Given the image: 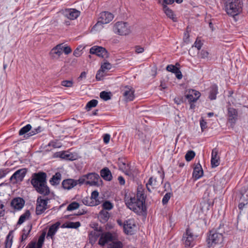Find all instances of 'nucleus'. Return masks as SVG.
<instances>
[{"instance_id":"1","label":"nucleus","mask_w":248,"mask_h":248,"mask_svg":"<svg viewBox=\"0 0 248 248\" xmlns=\"http://www.w3.org/2000/svg\"><path fill=\"white\" fill-rule=\"evenodd\" d=\"M146 197L141 188H138L136 197L130 198L126 203L127 206L137 215H142L146 212L145 205Z\"/></svg>"},{"instance_id":"2","label":"nucleus","mask_w":248,"mask_h":248,"mask_svg":"<svg viewBox=\"0 0 248 248\" xmlns=\"http://www.w3.org/2000/svg\"><path fill=\"white\" fill-rule=\"evenodd\" d=\"M31 183L36 191L45 196L50 193L49 187L46 185V174L43 171L32 174Z\"/></svg>"},{"instance_id":"3","label":"nucleus","mask_w":248,"mask_h":248,"mask_svg":"<svg viewBox=\"0 0 248 248\" xmlns=\"http://www.w3.org/2000/svg\"><path fill=\"white\" fill-rule=\"evenodd\" d=\"M225 11L228 15L234 16L242 11L243 3L241 0H224Z\"/></svg>"},{"instance_id":"4","label":"nucleus","mask_w":248,"mask_h":248,"mask_svg":"<svg viewBox=\"0 0 248 248\" xmlns=\"http://www.w3.org/2000/svg\"><path fill=\"white\" fill-rule=\"evenodd\" d=\"M207 241L209 248L216 245L221 244L223 241V235L217 230L213 229L209 232Z\"/></svg>"},{"instance_id":"5","label":"nucleus","mask_w":248,"mask_h":248,"mask_svg":"<svg viewBox=\"0 0 248 248\" xmlns=\"http://www.w3.org/2000/svg\"><path fill=\"white\" fill-rule=\"evenodd\" d=\"M50 199L46 197L45 196H38L36 200V206L35 213L37 215L43 214L46 210L49 208L50 206L48 205V202Z\"/></svg>"},{"instance_id":"6","label":"nucleus","mask_w":248,"mask_h":248,"mask_svg":"<svg viewBox=\"0 0 248 248\" xmlns=\"http://www.w3.org/2000/svg\"><path fill=\"white\" fill-rule=\"evenodd\" d=\"M113 31L120 35H126L131 32V27L127 22H117L114 25Z\"/></svg>"},{"instance_id":"7","label":"nucleus","mask_w":248,"mask_h":248,"mask_svg":"<svg viewBox=\"0 0 248 248\" xmlns=\"http://www.w3.org/2000/svg\"><path fill=\"white\" fill-rule=\"evenodd\" d=\"M157 2L161 4L163 6V9L164 13L166 14L167 16L170 18L173 21L175 22L177 21V19L174 16L173 11L168 7V4H172L174 0H156Z\"/></svg>"},{"instance_id":"8","label":"nucleus","mask_w":248,"mask_h":248,"mask_svg":"<svg viewBox=\"0 0 248 248\" xmlns=\"http://www.w3.org/2000/svg\"><path fill=\"white\" fill-rule=\"evenodd\" d=\"M27 172V169L26 168L18 170L10 177V182L13 184L22 182Z\"/></svg>"},{"instance_id":"9","label":"nucleus","mask_w":248,"mask_h":248,"mask_svg":"<svg viewBox=\"0 0 248 248\" xmlns=\"http://www.w3.org/2000/svg\"><path fill=\"white\" fill-rule=\"evenodd\" d=\"M114 16L112 14L108 12H103L100 14L98 21L94 25V27L100 24H105L110 22L113 19Z\"/></svg>"},{"instance_id":"10","label":"nucleus","mask_w":248,"mask_h":248,"mask_svg":"<svg viewBox=\"0 0 248 248\" xmlns=\"http://www.w3.org/2000/svg\"><path fill=\"white\" fill-rule=\"evenodd\" d=\"M86 176L87 180L86 182V185L98 186L99 180L102 182L99 175L95 172L89 173Z\"/></svg>"},{"instance_id":"11","label":"nucleus","mask_w":248,"mask_h":248,"mask_svg":"<svg viewBox=\"0 0 248 248\" xmlns=\"http://www.w3.org/2000/svg\"><path fill=\"white\" fill-rule=\"evenodd\" d=\"M90 53L103 58H107L109 56L108 52L102 46H94L92 47L90 49Z\"/></svg>"},{"instance_id":"12","label":"nucleus","mask_w":248,"mask_h":248,"mask_svg":"<svg viewBox=\"0 0 248 248\" xmlns=\"http://www.w3.org/2000/svg\"><path fill=\"white\" fill-rule=\"evenodd\" d=\"M116 240V237L113 235L111 233L109 232L102 233L100 235L98 244L101 246H104L105 244L109 242L111 243Z\"/></svg>"},{"instance_id":"13","label":"nucleus","mask_w":248,"mask_h":248,"mask_svg":"<svg viewBox=\"0 0 248 248\" xmlns=\"http://www.w3.org/2000/svg\"><path fill=\"white\" fill-rule=\"evenodd\" d=\"M163 178L161 180H157L156 178L151 177L146 184V187L149 192H152V190L157 188L162 183Z\"/></svg>"},{"instance_id":"14","label":"nucleus","mask_w":248,"mask_h":248,"mask_svg":"<svg viewBox=\"0 0 248 248\" xmlns=\"http://www.w3.org/2000/svg\"><path fill=\"white\" fill-rule=\"evenodd\" d=\"M228 122L231 125H233L238 119L237 110L233 108H228Z\"/></svg>"},{"instance_id":"15","label":"nucleus","mask_w":248,"mask_h":248,"mask_svg":"<svg viewBox=\"0 0 248 248\" xmlns=\"http://www.w3.org/2000/svg\"><path fill=\"white\" fill-rule=\"evenodd\" d=\"M25 201L22 198L16 197L14 198L11 202V206L15 210H20L24 206Z\"/></svg>"},{"instance_id":"16","label":"nucleus","mask_w":248,"mask_h":248,"mask_svg":"<svg viewBox=\"0 0 248 248\" xmlns=\"http://www.w3.org/2000/svg\"><path fill=\"white\" fill-rule=\"evenodd\" d=\"M62 13L64 16L70 20L76 19L80 15V12L75 9H65Z\"/></svg>"},{"instance_id":"17","label":"nucleus","mask_w":248,"mask_h":248,"mask_svg":"<svg viewBox=\"0 0 248 248\" xmlns=\"http://www.w3.org/2000/svg\"><path fill=\"white\" fill-rule=\"evenodd\" d=\"M182 240L186 247H190L193 245V235L188 229H186V233L184 234Z\"/></svg>"},{"instance_id":"18","label":"nucleus","mask_w":248,"mask_h":248,"mask_svg":"<svg viewBox=\"0 0 248 248\" xmlns=\"http://www.w3.org/2000/svg\"><path fill=\"white\" fill-rule=\"evenodd\" d=\"M211 163L213 168L216 167L219 165V157L218 156V150L217 148L212 150Z\"/></svg>"},{"instance_id":"19","label":"nucleus","mask_w":248,"mask_h":248,"mask_svg":"<svg viewBox=\"0 0 248 248\" xmlns=\"http://www.w3.org/2000/svg\"><path fill=\"white\" fill-rule=\"evenodd\" d=\"M62 54V44L57 45L53 47L50 51L49 54L53 59H58Z\"/></svg>"},{"instance_id":"20","label":"nucleus","mask_w":248,"mask_h":248,"mask_svg":"<svg viewBox=\"0 0 248 248\" xmlns=\"http://www.w3.org/2000/svg\"><path fill=\"white\" fill-rule=\"evenodd\" d=\"M135 225L134 221L131 219L126 220L124 223V232L127 234H132L133 233L132 229Z\"/></svg>"},{"instance_id":"21","label":"nucleus","mask_w":248,"mask_h":248,"mask_svg":"<svg viewBox=\"0 0 248 248\" xmlns=\"http://www.w3.org/2000/svg\"><path fill=\"white\" fill-rule=\"evenodd\" d=\"M62 184L64 189L69 190L77 185V181L73 179H67L64 180Z\"/></svg>"},{"instance_id":"22","label":"nucleus","mask_w":248,"mask_h":248,"mask_svg":"<svg viewBox=\"0 0 248 248\" xmlns=\"http://www.w3.org/2000/svg\"><path fill=\"white\" fill-rule=\"evenodd\" d=\"M125 88L126 89L124 90L123 93V95L125 101L129 102L133 101L135 98L134 94V91L132 89V88L127 87H125Z\"/></svg>"},{"instance_id":"23","label":"nucleus","mask_w":248,"mask_h":248,"mask_svg":"<svg viewBox=\"0 0 248 248\" xmlns=\"http://www.w3.org/2000/svg\"><path fill=\"white\" fill-rule=\"evenodd\" d=\"M100 175L106 181H110L112 179L111 172L107 167L104 168L100 170Z\"/></svg>"},{"instance_id":"24","label":"nucleus","mask_w":248,"mask_h":248,"mask_svg":"<svg viewBox=\"0 0 248 248\" xmlns=\"http://www.w3.org/2000/svg\"><path fill=\"white\" fill-rule=\"evenodd\" d=\"M32 229L31 223H28L22 230V233L21 237V242L25 241L28 237Z\"/></svg>"},{"instance_id":"25","label":"nucleus","mask_w":248,"mask_h":248,"mask_svg":"<svg viewBox=\"0 0 248 248\" xmlns=\"http://www.w3.org/2000/svg\"><path fill=\"white\" fill-rule=\"evenodd\" d=\"M203 171L201 165L198 164L194 168L193 172V176L196 179H198L202 176Z\"/></svg>"},{"instance_id":"26","label":"nucleus","mask_w":248,"mask_h":248,"mask_svg":"<svg viewBox=\"0 0 248 248\" xmlns=\"http://www.w3.org/2000/svg\"><path fill=\"white\" fill-rule=\"evenodd\" d=\"M101 231L97 229L91 231L89 233V238L91 243H94L101 235Z\"/></svg>"},{"instance_id":"27","label":"nucleus","mask_w":248,"mask_h":248,"mask_svg":"<svg viewBox=\"0 0 248 248\" xmlns=\"http://www.w3.org/2000/svg\"><path fill=\"white\" fill-rule=\"evenodd\" d=\"M60 224H61L59 222H57L55 224L52 225L48 229V231L47 234V237L50 236L51 238H52V237L57 232Z\"/></svg>"},{"instance_id":"28","label":"nucleus","mask_w":248,"mask_h":248,"mask_svg":"<svg viewBox=\"0 0 248 248\" xmlns=\"http://www.w3.org/2000/svg\"><path fill=\"white\" fill-rule=\"evenodd\" d=\"M109 217L110 215L109 213L107 211L104 210H101L98 215V218L103 223H105L107 222Z\"/></svg>"},{"instance_id":"29","label":"nucleus","mask_w":248,"mask_h":248,"mask_svg":"<svg viewBox=\"0 0 248 248\" xmlns=\"http://www.w3.org/2000/svg\"><path fill=\"white\" fill-rule=\"evenodd\" d=\"M218 93L217 86L216 84L212 85L210 88L209 98L210 100H215L216 99L217 94Z\"/></svg>"},{"instance_id":"30","label":"nucleus","mask_w":248,"mask_h":248,"mask_svg":"<svg viewBox=\"0 0 248 248\" xmlns=\"http://www.w3.org/2000/svg\"><path fill=\"white\" fill-rule=\"evenodd\" d=\"M62 179V175L60 172H57L50 179L49 182L53 186H56L60 184Z\"/></svg>"},{"instance_id":"31","label":"nucleus","mask_w":248,"mask_h":248,"mask_svg":"<svg viewBox=\"0 0 248 248\" xmlns=\"http://www.w3.org/2000/svg\"><path fill=\"white\" fill-rule=\"evenodd\" d=\"M13 232L14 231H10L7 235L6 240L5 241V248H11L12 243H13Z\"/></svg>"},{"instance_id":"32","label":"nucleus","mask_w":248,"mask_h":248,"mask_svg":"<svg viewBox=\"0 0 248 248\" xmlns=\"http://www.w3.org/2000/svg\"><path fill=\"white\" fill-rule=\"evenodd\" d=\"M80 226V223L79 222H66L62 226V227L67 228H72V229H77Z\"/></svg>"},{"instance_id":"33","label":"nucleus","mask_w":248,"mask_h":248,"mask_svg":"<svg viewBox=\"0 0 248 248\" xmlns=\"http://www.w3.org/2000/svg\"><path fill=\"white\" fill-rule=\"evenodd\" d=\"M31 125L30 124H28L20 129V130L19 131V135H25L24 136V138H28V135L27 134L29 133L28 132L31 130Z\"/></svg>"},{"instance_id":"34","label":"nucleus","mask_w":248,"mask_h":248,"mask_svg":"<svg viewBox=\"0 0 248 248\" xmlns=\"http://www.w3.org/2000/svg\"><path fill=\"white\" fill-rule=\"evenodd\" d=\"M31 215L29 210H26L20 217L17 223V225L22 224L27 219H28Z\"/></svg>"},{"instance_id":"35","label":"nucleus","mask_w":248,"mask_h":248,"mask_svg":"<svg viewBox=\"0 0 248 248\" xmlns=\"http://www.w3.org/2000/svg\"><path fill=\"white\" fill-rule=\"evenodd\" d=\"M82 202L84 204L91 206H95L99 204V202H94V201H92L91 199L88 197H86L83 199L82 200Z\"/></svg>"},{"instance_id":"36","label":"nucleus","mask_w":248,"mask_h":248,"mask_svg":"<svg viewBox=\"0 0 248 248\" xmlns=\"http://www.w3.org/2000/svg\"><path fill=\"white\" fill-rule=\"evenodd\" d=\"M98 104V101L96 99H93L89 101L86 106V109L87 111H89L92 108L95 107Z\"/></svg>"},{"instance_id":"37","label":"nucleus","mask_w":248,"mask_h":248,"mask_svg":"<svg viewBox=\"0 0 248 248\" xmlns=\"http://www.w3.org/2000/svg\"><path fill=\"white\" fill-rule=\"evenodd\" d=\"M111 93L110 92L102 91L100 93V97L105 101H108L111 99Z\"/></svg>"},{"instance_id":"38","label":"nucleus","mask_w":248,"mask_h":248,"mask_svg":"<svg viewBox=\"0 0 248 248\" xmlns=\"http://www.w3.org/2000/svg\"><path fill=\"white\" fill-rule=\"evenodd\" d=\"M123 244L120 241H113L109 244L108 248H122Z\"/></svg>"},{"instance_id":"39","label":"nucleus","mask_w":248,"mask_h":248,"mask_svg":"<svg viewBox=\"0 0 248 248\" xmlns=\"http://www.w3.org/2000/svg\"><path fill=\"white\" fill-rule=\"evenodd\" d=\"M124 172L128 176H133L134 175L133 169L129 164H126L125 170H124Z\"/></svg>"},{"instance_id":"40","label":"nucleus","mask_w":248,"mask_h":248,"mask_svg":"<svg viewBox=\"0 0 248 248\" xmlns=\"http://www.w3.org/2000/svg\"><path fill=\"white\" fill-rule=\"evenodd\" d=\"M46 233L43 232L39 237L37 244L36 248H42L45 237Z\"/></svg>"},{"instance_id":"41","label":"nucleus","mask_w":248,"mask_h":248,"mask_svg":"<svg viewBox=\"0 0 248 248\" xmlns=\"http://www.w3.org/2000/svg\"><path fill=\"white\" fill-rule=\"evenodd\" d=\"M102 210H110L113 207V204L109 201H105L102 204Z\"/></svg>"},{"instance_id":"42","label":"nucleus","mask_w":248,"mask_h":248,"mask_svg":"<svg viewBox=\"0 0 248 248\" xmlns=\"http://www.w3.org/2000/svg\"><path fill=\"white\" fill-rule=\"evenodd\" d=\"M79 207V203L76 202H74L68 205L66 209L67 211H73L78 208Z\"/></svg>"},{"instance_id":"43","label":"nucleus","mask_w":248,"mask_h":248,"mask_svg":"<svg viewBox=\"0 0 248 248\" xmlns=\"http://www.w3.org/2000/svg\"><path fill=\"white\" fill-rule=\"evenodd\" d=\"M195 156V153L193 151H188L185 155V159L187 161H191Z\"/></svg>"},{"instance_id":"44","label":"nucleus","mask_w":248,"mask_h":248,"mask_svg":"<svg viewBox=\"0 0 248 248\" xmlns=\"http://www.w3.org/2000/svg\"><path fill=\"white\" fill-rule=\"evenodd\" d=\"M185 96L188 99L189 103L195 102L198 100L195 98L194 95L190 93V91H189L188 93L186 94Z\"/></svg>"},{"instance_id":"45","label":"nucleus","mask_w":248,"mask_h":248,"mask_svg":"<svg viewBox=\"0 0 248 248\" xmlns=\"http://www.w3.org/2000/svg\"><path fill=\"white\" fill-rule=\"evenodd\" d=\"M99 193L97 191L94 190L92 192L91 196L89 197L92 201H94V202H99L98 200H97L98 197Z\"/></svg>"},{"instance_id":"46","label":"nucleus","mask_w":248,"mask_h":248,"mask_svg":"<svg viewBox=\"0 0 248 248\" xmlns=\"http://www.w3.org/2000/svg\"><path fill=\"white\" fill-rule=\"evenodd\" d=\"M42 131V128L41 126H38L37 128H35L31 132H29L28 135V137H31V136L34 135L36 134L39 133Z\"/></svg>"},{"instance_id":"47","label":"nucleus","mask_w":248,"mask_h":248,"mask_svg":"<svg viewBox=\"0 0 248 248\" xmlns=\"http://www.w3.org/2000/svg\"><path fill=\"white\" fill-rule=\"evenodd\" d=\"M171 195V193L168 192L164 196L163 199H162V204L163 205H165L168 203V201L170 199Z\"/></svg>"},{"instance_id":"48","label":"nucleus","mask_w":248,"mask_h":248,"mask_svg":"<svg viewBox=\"0 0 248 248\" xmlns=\"http://www.w3.org/2000/svg\"><path fill=\"white\" fill-rule=\"evenodd\" d=\"M111 68V64L108 62H105L101 65V68L105 71L106 70H109Z\"/></svg>"},{"instance_id":"49","label":"nucleus","mask_w":248,"mask_h":248,"mask_svg":"<svg viewBox=\"0 0 248 248\" xmlns=\"http://www.w3.org/2000/svg\"><path fill=\"white\" fill-rule=\"evenodd\" d=\"M86 180H87V178H86V176L85 174V175H83L82 176H81L80 177H79V178L78 180H76V181H77V185L78 184L81 185L83 184H86V182L87 181Z\"/></svg>"},{"instance_id":"50","label":"nucleus","mask_w":248,"mask_h":248,"mask_svg":"<svg viewBox=\"0 0 248 248\" xmlns=\"http://www.w3.org/2000/svg\"><path fill=\"white\" fill-rule=\"evenodd\" d=\"M61 85L66 87H71L73 85L72 80H63L61 82Z\"/></svg>"},{"instance_id":"51","label":"nucleus","mask_w":248,"mask_h":248,"mask_svg":"<svg viewBox=\"0 0 248 248\" xmlns=\"http://www.w3.org/2000/svg\"><path fill=\"white\" fill-rule=\"evenodd\" d=\"M209 53L206 50H202L200 53V57L202 59H208Z\"/></svg>"},{"instance_id":"52","label":"nucleus","mask_w":248,"mask_h":248,"mask_svg":"<svg viewBox=\"0 0 248 248\" xmlns=\"http://www.w3.org/2000/svg\"><path fill=\"white\" fill-rule=\"evenodd\" d=\"M202 45L203 44L202 42V41L200 40H199L198 38H197L196 41L195 42L194 45L192 46V47L195 46L198 50H200L202 47Z\"/></svg>"},{"instance_id":"53","label":"nucleus","mask_w":248,"mask_h":248,"mask_svg":"<svg viewBox=\"0 0 248 248\" xmlns=\"http://www.w3.org/2000/svg\"><path fill=\"white\" fill-rule=\"evenodd\" d=\"M9 172V169H0V179L4 177Z\"/></svg>"},{"instance_id":"54","label":"nucleus","mask_w":248,"mask_h":248,"mask_svg":"<svg viewBox=\"0 0 248 248\" xmlns=\"http://www.w3.org/2000/svg\"><path fill=\"white\" fill-rule=\"evenodd\" d=\"M178 68L175 65H172V64H170V65H168L167 67H166V70L168 71H169V72H171L173 73H174V72L176 71V70L178 69Z\"/></svg>"},{"instance_id":"55","label":"nucleus","mask_w":248,"mask_h":248,"mask_svg":"<svg viewBox=\"0 0 248 248\" xmlns=\"http://www.w3.org/2000/svg\"><path fill=\"white\" fill-rule=\"evenodd\" d=\"M5 214V210L4 209V205L2 203L1 200H0V217H4Z\"/></svg>"},{"instance_id":"56","label":"nucleus","mask_w":248,"mask_h":248,"mask_svg":"<svg viewBox=\"0 0 248 248\" xmlns=\"http://www.w3.org/2000/svg\"><path fill=\"white\" fill-rule=\"evenodd\" d=\"M104 71L102 70H99L96 75V79L97 80H101L102 77L104 76Z\"/></svg>"},{"instance_id":"57","label":"nucleus","mask_w":248,"mask_h":248,"mask_svg":"<svg viewBox=\"0 0 248 248\" xmlns=\"http://www.w3.org/2000/svg\"><path fill=\"white\" fill-rule=\"evenodd\" d=\"M202 131H203L207 127V123L202 118L200 121Z\"/></svg>"},{"instance_id":"58","label":"nucleus","mask_w":248,"mask_h":248,"mask_svg":"<svg viewBox=\"0 0 248 248\" xmlns=\"http://www.w3.org/2000/svg\"><path fill=\"white\" fill-rule=\"evenodd\" d=\"M59 154L60 157L63 159H69L70 155L66 154L65 152H59Z\"/></svg>"},{"instance_id":"59","label":"nucleus","mask_w":248,"mask_h":248,"mask_svg":"<svg viewBox=\"0 0 248 248\" xmlns=\"http://www.w3.org/2000/svg\"><path fill=\"white\" fill-rule=\"evenodd\" d=\"M190 93L194 95L195 99H198L201 95V93L197 91H195L194 90H191Z\"/></svg>"},{"instance_id":"60","label":"nucleus","mask_w":248,"mask_h":248,"mask_svg":"<svg viewBox=\"0 0 248 248\" xmlns=\"http://www.w3.org/2000/svg\"><path fill=\"white\" fill-rule=\"evenodd\" d=\"M183 40H184V41L186 44H188L189 43V42H190L189 35V34H188L187 31L185 32L184 35Z\"/></svg>"},{"instance_id":"61","label":"nucleus","mask_w":248,"mask_h":248,"mask_svg":"<svg viewBox=\"0 0 248 248\" xmlns=\"http://www.w3.org/2000/svg\"><path fill=\"white\" fill-rule=\"evenodd\" d=\"M81 46L78 47L74 51L73 55L77 57L80 56Z\"/></svg>"},{"instance_id":"62","label":"nucleus","mask_w":248,"mask_h":248,"mask_svg":"<svg viewBox=\"0 0 248 248\" xmlns=\"http://www.w3.org/2000/svg\"><path fill=\"white\" fill-rule=\"evenodd\" d=\"M119 169L124 172V170H125L126 163L123 161H119L118 162Z\"/></svg>"},{"instance_id":"63","label":"nucleus","mask_w":248,"mask_h":248,"mask_svg":"<svg viewBox=\"0 0 248 248\" xmlns=\"http://www.w3.org/2000/svg\"><path fill=\"white\" fill-rule=\"evenodd\" d=\"M174 74L175 75L176 77L179 79H181L182 78L183 75L179 68H178L176 71L174 72Z\"/></svg>"},{"instance_id":"64","label":"nucleus","mask_w":248,"mask_h":248,"mask_svg":"<svg viewBox=\"0 0 248 248\" xmlns=\"http://www.w3.org/2000/svg\"><path fill=\"white\" fill-rule=\"evenodd\" d=\"M110 138V136L108 134H106L103 137V141L105 143L107 144L109 142Z\"/></svg>"}]
</instances>
